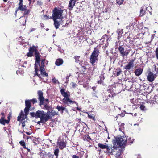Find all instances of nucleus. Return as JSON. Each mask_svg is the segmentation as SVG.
I'll return each mask as SVG.
<instances>
[{"label":"nucleus","mask_w":158,"mask_h":158,"mask_svg":"<svg viewBox=\"0 0 158 158\" xmlns=\"http://www.w3.org/2000/svg\"><path fill=\"white\" fill-rule=\"evenodd\" d=\"M133 142V140L131 138H129L128 140L123 139L122 137H115L113 141V147H121L123 145L125 146L127 143V144H131Z\"/></svg>","instance_id":"f257e3e1"},{"label":"nucleus","mask_w":158,"mask_h":158,"mask_svg":"<svg viewBox=\"0 0 158 158\" xmlns=\"http://www.w3.org/2000/svg\"><path fill=\"white\" fill-rule=\"evenodd\" d=\"M50 111H48L47 113H45L43 110H38L35 113L30 112V114L32 117H35L36 118H39L41 121H43L45 120H48L50 119Z\"/></svg>","instance_id":"f03ea898"},{"label":"nucleus","mask_w":158,"mask_h":158,"mask_svg":"<svg viewBox=\"0 0 158 158\" xmlns=\"http://www.w3.org/2000/svg\"><path fill=\"white\" fill-rule=\"evenodd\" d=\"M99 53V47L97 46L94 48L90 56V62L92 65L94 64L95 62L98 61Z\"/></svg>","instance_id":"7ed1b4c3"},{"label":"nucleus","mask_w":158,"mask_h":158,"mask_svg":"<svg viewBox=\"0 0 158 158\" xmlns=\"http://www.w3.org/2000/svg\"><path fill=\"white\" fill-rule=\"evenodd\" d=\"M31 10V8H27L26 5H18V7L16 8L15 10V15H16L18 11L20 10L22 12H23V16L22 17V18H23L25 16L27 17L30 13Z\"/></svg>","instance_id":"20e7f679"},{"label":"nucleus","mask_w":158,"mask_h":158,"mask_svg":"<svg viewBox=\"0 0 158 158\" xmlns=\"http://www.w3.org/2000/svg\"><path fill=\"white\" fill-rule=\"evenodd\" d=\"M63 10L60 8L55 7L52 11L51 18L52 19H59L62 18V14Z\"/></svg>","instance_id":"39448f33"},{"label":"nucleus","mask_w":158,"mask_h":158,"mask_svg":"<svg viewBox=\"0 0 158 158\" xmlns=\"http://www.w3.org/2000/svg\"><path fill=\"white\" fill-rule=\"evenodd\" d=\"M146 11L148 12L149 13L152 15V8L150 6H147V5H144L143 6L140 10L139 16L142 17L146 14Z\"/></svg>","instance_id":"423d86ee"},{"label":"nucleus","mask_w":158,"mask_h":158,"mask_svg":"<svg viewBox=\"0 0 158 158\" xmlns=\"http://www.w3.org/2000/svg\"><path fill=\"white\" fill-rule=\"evenodd\" d=\"M29 109V108L25 107L24 109L25 115H24L23 112L21 111L17 117V121L22 122L23 120H24L26 118L28 114Z\"/></svg>","instance_id":"0eeeda50"},{"label":"nucleus","mask_w":158,"mask_h":158,"mask_svg":"<svg viewBox=\"0 0 158 158\" xmlns=\"http://www.w3.org/2000/svg\"><path fill=\"white\" fill-rule=\"evenodd\" d=\"M37 95L38 99L40 101L39 105L41 106L44 104V97L43 92L40 90L37 91Z\"/></svg>","instance_id":"6e6552de"},{"label":"nucleus","mask_w":158,"mask_h":158,"mask_svg":"<svg viewBox=\"0 0 158 158\" xmlns=\"http://www.w3.org/2000/svg\"><path fill=\"white\" fill-rule=\"evenodd\" d=\"M136 58H134V59L130 60L127 64L125 66L124 68L127 70H129L131 68H133L134 67V62Z\"/></svg>","instance_id":"1a4fd4ad"},{"label":"nucleus","mask_w":158,"mask_h":158,"mask_svg":"<svg viewBox=\"0 0 158 158\" xmlns=\"http://www.w3.org/2000/svg\"><path fill=\"white\" fill-rule=\"evenodd\" d=\"M60 92L62 95L64 97L63 99L64 102L65 104H67L68 102H69V97L67 93L65 92V90L62 89H61Z\"/></svg>","instance_id":"9d476101"},{"label":"nucleus","mask_w":158,"mask_h":158,"mask_svg":"<svg viewBox=\"0 0 158 158\" xmlns=\"http://www.w3.org/2000/svg\"><path fill=\"white\" fill-rule=\"evenodd\" d=\"M1 115L2 116L0 119V123L3 125H5L6 124H8L10 122L7 120L5 119V115L4 113L3 112H2L1 113Z\"/></svg>","instance_id":"9b49d317"},{"label":"nucleus","mask_w":158,"mask_h":158,"mask_svg":"<svg viewBox=\"0 0 158 158\" xmlns=\"http://www.w3.org/2000/svg\"><path fill=\"white\" fill-rule=\"evenodd\" d=\"M35 66H38V64H39L40 62V56H41L40 55L39 52L37 53H36V54H35Z\"/></svg>","instance_id":"f8f14e48"},{"label":"nucleus","mask_w":158,"mask_h":158,"mask_svg":"<svg viewBox=\"0 0 158 158\" xmlns=\"http://www.w3.org/2000/svg\"><path fill=\"white\" fill-rule=\"evenodd\" d=\"M106 149V153L109 155L113 154L114 152V150L112 148V146H109L108 144Z\"/></svg>","instance_id":"ddd939ff"},{"label":"nucleus","mask_w":158,"mask_h":158,"mask_svg":"<svg viewBox=\"0 0 158 158\" xmlns=\"http://www.w3.org/2000/svg\"><path fill=\"white\" fill-rule=\"evenodd\" d=\"M147 79L148 81L152 82L154 79V76L153 73L151 72H150L147 76Z\"/></svg>","instance_id":"4468645a"},{"label":"nucleus","mask_w":158,"mask_h":158,"mask_svg":"<svg viewBox=\"0 0 158 158\" xmlns=\"http://www.w3.org/2000/svg\"><path fill=\"white\" fill-rule=\"evenodd\" d=\"M143 69L141 68L136 69L134 72L136 76H139L143 72Z\"/></svg>","instance_id":"2eb2a0df"},{"label":"nucleus","mask_w":158,"mask_h":158,"mask_svg":"<svg viewBox=\"0 0 158 158\" xmlns=\"http://www.w3.org/2000/svg\"><path fill=\"white\" fill-rule=\"evenodd\" d=\"M63 63V60L62 59L58 58L56 60L55 64L57 66L61 65Z\"/></svg>","instance_id":"dca6fc26"},{"label":"nucleus","mask_w":158,"mask_h":158,"mask_svg":"<svg viewBox=\"0 0 158 158\" xmlns=\"http://www.w3.org/2000/svg\"><path fill=\"white\" fill-rule=\"evenodd\" d=\"M130 51V49L127 50V51H123L122 52L120 53V55L123 57H126L129 54V52Z\"/></svg>","instance_id":"f3484780"},{"label":"nucleus","mask_w":158,"mask_h":158,"mask_svg":"<svg viewBox=\"0 0 158 158\" xmlns=\"http://www.w3.org/2000/svg\"><path fill=\"white\" fill-rule=\"evenodd\" d=\"M29 51L33 53V52H35V54H36V52L37 53L39 52L37 49L36 48V47L34 45H33L32 47H30L29 48Z\"/></svg>","instance_id":"a211bd4d"},{"label":"nucleus","mask_w":158,"mask_h":158,"mask_svg":"<svg viewBox=\"0 0 158 158\" xmlns=\"http://www.w3.org/2000/svg\"><path fill=\"white\" fill-rule=\"evenodd\" d=\"M46 60L45 59H42L41 60V64L40 63L39 64H38V66L40 67V69L42 70V69H44L45 63Z\"/></svg>","instance_id":"6ab92c4d"},{"label":"nucleus","mask_w":158,"mask_h":158,"mask_svg":"<svg viewBox=\"0 0 158 158\" xmlns=\"http://www.w3.org/2000/svg\"><path fill=\"white\" fill-rule=\"evenodd\" d=\"M83 139L84 141H87L88 142H90L92 140V139L88 135H84L83 137Z\"/></svg>","instance_id":"aec40b11"},{"label":"nucleus","mask_w":158,"mask_h":158,"mask_svg":"<svg viewBox=\"0 0 158 158\" xmlns=\"http://www.w3.org/2000/svg\"><path fill=\"white\" fill-rule=\"evenodd\" d=\"M54 21V25L55 28L57 29L59 28V26L60 25V22L58 21L57 19H52Z\"/></svg>","instance_id":"412c9836"},{"label":"nucleus","mask_w":158,"mask_h":158,"mask_svg":"<svg viewBox=\"0 0 158 158\" xmlns=\"http://www.w3.org/2000/svg\"><path fill=\"white\" fill-rule=\"evenodd\" d=\"M70 104L71 105L72 104H74L73 106L77 108V110H78V104L77 102H76L75 101H72L70 99Z\"/></svg>","instance_id":"4be33fe9"},{"label":"nucleus","mask_w":158,"mask_h":158,"mask_svg":"<svg viewBox=\"0 0 158 158\" xmlns=\"http://www.w3.org/2000/svg\"><path fill=\"white\" fill-rule=\"evenodd\" d=\"M108 144H106V143H105L104 144H103L99 143H98V147L101 149H106L107 147V145Z\"/></svg>","instance_id":"5701e85b"},{"label":"nucleus","mask_w":158,"mask_h":158,"mask_svg":"<svg viewBox=\"0 0 158 158\" xmlns=\"http://www.w3.org/2000/svg\"><path fill=\"white\" fill-rule=\"evenodd\" d=\"M80 56H76L74 57L75 62L77 63H78L80 65H82V62L80 60Z\"/></svg>","instance_id":"b1692460"},{"label":"nucleus","mask_w":158,"mask_h":158,"mask_svg":"<svg viewBox=\"0 0 158 158\" xmlns=\"http://www.w3.org/2000/svg\"><path fill=\"white\" fill-rule=\"evenodd\" d=\"M59 148L61 149H63L65 147L66 144L64 142L60 141L58 143Z\"/></svg>","instance_id":"393cba45"},{"label":"nucleus","mask_w":158,"mask_h":158,"mask_svg":"<svg viewBox=\"0 0 158 158\" xmlns=\"http://www.w3.org/2000/svg\"><path fill=\"white\" fill-rule=\"evenodd\" d=\"M19 24L20 25H24L26 23V20L24 19H23L22 17L19 19Z\"/></svg>","instance_id":"a878e982"},{"label":"nucleus","mask_w":158,"mask_h":158,"mask_svg":"<svg viewBox=\"0 0 158 158\" xmlns=\"http://www.w3.org/2000/svg\"><path fill=\"white\" fill-rule=\"evenodd\" d=\"M114 72L116 73V76H117L120 75L121 73H122V71L121 69L120 68H118L116 69V70L114 71Z\"/></svg>","instance_id":"bb28decb"},{"label":"nucleus","mask_w":158,"mask_h":158,"mask_svg":"<svg viewBox=\"0 0 158 158\" xmlns=\"http://www.w3.org/2000/svg\"><path fill=\"white\" fill-rule=\"evenodd\" d=\"M38 68V66H35V75L37 76L38 77H39V78H40L41 79V77L40 76V74H38L37 72L39 70Z\"/></svg>","instance_id":"cd10ccee"},{"label":"nucleus","mask_w":158,"mask_h":158,"mask_svg":"<svg viewBox=\"0 0 158 158\" xmlns=\"http://www.w3.org/2000/svg\"><path fill=\"white\" fill-rule=\"evenodd\" d=\"M76 0H71L70 1V9H72L75 6Z\"/></svg>","instance_id":"c85d7f7f"},{"label":"nucleus","mask_w":158,"mask_h":158,"mask_svg":"<svg viewBox=\"0 0 158 158\" xmlns=\"http://www.w3.org/2000/svg\"><path fill=\"white\" fill-rule=\"evenodd\" d=\"M42 70L41 69H40L41 74L45 76L46 77H48V74L45 72L44 69H42Z\"/></svg>","instance_id":"c756f323"},{"label":"nucleus","mask_w":158,"mask_h":158,"mask_svg":"<svg viewBox=\"0 0 158 158\" xmlns=\"http://www.w3.org/2000/svg\"><path fill=\"white\" fill-rule=\"evenodd\" d=\"M26 107L30 108L31 106V103L30 100H26L25 101Z\"/></svg>","instance_id":"7c9ffc66"},{"label":"nucleus","mask_w":158,"mask_h":158,"mask_svg":"<svg viewBox=\"0 0 158 158\" xmlns=\"http://www.w3.org/2000/svg\"><path fill=\"white\" fill-rule=\"evenodd\" d=\"M48 103H44V109H46V110H47L48 111H50L49 110L50 109V106L48 105Z\"/></svg>","instance_id":"2f4dec72"},{"label":"nucleus","mask_w":158,"mask_h":158,"mask_svg":"<svg viewBox=\"0 0 158 158\" xmlns=\"http://www.w3.org/2000/svg\"><path fill=\"white\" fill-rule=\"evenodd\" d=\"M88 117L89 118L92 119L94 121H95V118L94 115V114H88Z\"/></svg>","instance_id":"473e14b6"},{"label":"nucleus","mask_w":158,"mask_h":158,"mask_svg":"<svg viewBox=\"0 0 158 158\" xmlns=\"http://www.w3.org/2000/svg\"><path fill=\"white\" fill-rule=\"evenodd\" d=\"M124 46L123 45L119 46L118 47V50L119 51V52L120 53L123 51H124Z\"/></svg>","instance_id":"72a5a7b5"},{"label":"nucleus","mask_w":158,"mask_h":158,"mask_svg":"<svg viewBox=\"0 0 158 158\" xmlns=\"http://www.w3.org/2000/svg\"><path fill=\"white\" fill-rule=\"evenodd\" d=\"M124 46L123 45L119 46L118 47V50L119 51V52L120 53L123 51H124Z\"/></svg>","instance_id":"f704fd0d"},{"label":"nucleus","mask_w":158,"mask_h":158,"mask_svg":"<svg viewBox=\"0 0 158 158\" xmlns=\"http://www.w3.org/2000/svg\"><path fill=\"white\" fill-rule=\"evenodd\" d=\"M56 108L58 109L59 111H63L65 109V107H62V106H57L56 107Z\"/></svg>","instance_id":"c9c22d12"},{"label":"nucleus","mask_w":158,"mask_h":158,"mask_svg":"<svg viewBox=\"0 0 158 158\" xmlns=\"http://www.w3.org/2000/svg\"><path fill=\"white\" fill-rule=\"evenodd\" d=\"M50 114H51L50 115V118H51L52 117L54 116L55 115H58V113L54 111H53L51 112H50Z\"/></svg>","instance_id":"e433bc0d"},{"label":"nucleus","mask_w":158,"mask_h":158,"mask_svg":"<svg viewBox=\"0 0 158 158\" xmlns=\"http://www.w3.org/2000/svg\"><path fill=\"white\" fill-rule=\"evenodd\" d=\"M104 79V77L103 76H100V80L98 81V84H102L103 82V81Z\"/></svg>","instance_id":"4c0bfd02"},{"label":"nucleus","mask_w":158,"mask_h":158,"mask_svg":"<svg viewBox=\"0 0 158 158\" xmlns=\"http://www.w3.org/2000/svg\"><path fill=\"white\" fill-rule=\"evenodd\" d=\"M19 143L21 146L23 147L24 148H27V147L26 146L25 143L24 142V141H20L19 142Z\"/></svg>","instance_id":"58836bf2"},{"label":"nucleus","mask_w":158,"mask_h":158,"mask_svg":"<svg viewBox=\"0 0 158 158\" xmlns=\"http://www.w3.org/2000/svg\"><path fill=\"white\" fill-rule=\"evenodd\" d=\"M31 103H32L33 104H34L37 103V100L36 98H33L32 99H31L30 100Z\"/></svg>","instance_id":"ea45409f"},{"label":"nucleus","mask_w":158,"mask_h":158,"mask_svg":"<svg viewBox=\"0 0 158 158\" xmlns=\"http://www.w3.org/2000/svg\"><path fill=\"white\" fill-rule=\"evenodd\" d=\"M59 152V149H56L54 151V154L57 157L58 156V153Z\"/></svg>","instance_id":"a19ab883"},{"label":"nucleus","mask_w":158,"mask_h":158,"mask_svg":"<svg viewBox=\"0 0 158 158\" xmlns=\"http://www.w3.org/2000/svg\"><path fill=\"white\" fill-rule=\"evenodd\" d=\"M27 56L29 57H31L33 56V53L29 52L27 54Z\"/></svg>","instance_id":"79ce46f5"},{"label":"nucleus","mask_w":158,"mask_h":158,"mask_svg":"<svg viewBox=\"0 0 158 158\" xmlns=\"http://www.w3.org/2000/svg\"><path fill=\"white\" fill-rule=\"evenodd\" d=\"M140 108L141 110L143 111L145 110V107L144 105L141 104L140 106Z\"/></svg>","instance_id":"37998d69"},{"label":"nucleus","mask_w":158,"mask_h":158,"mask_svg":"<svg viewBox=\"0 0 158 158\" xmlns=\"http://www.w3.org/2000/svg\"><path fill=\"white\" fill-rule=\"evenodd\" d=\"M51 17L52 16L49 17V16H48L46 15H44V17L45 20H48L50 19H52V18Z\"/></svg>","instance_id":"c03bdc74"},{"label":"nucleus","mask_w":158,"mask_h":158,"mask_svg":"<svg viewBox=\"0 0 158 158\" xmlns=\"http://www.w3.org/2000/svg\"><path fill=\"white\" fill-rule=\"evenodd\" d=\"M155 52V56L156 59L158 60V48L156 49Z\"/></svg>","instance_id":"a18cd8bd"},{"label":"nucleus","mask_w":158,"mask_h":158,"mask_svg":"<svg viewBox=\"0 0 158 158\" xmlns=\"http://www.w3.org/2000/svg\"><path fill=\"white\" fill-rule=\"evenodd\" d=\"M121 154V153L120 152V151H118L117 153L116 154L115 156L117 158H118L120 156Z\"/></svg>","instance_id":"49530a36"},{"label":"nucleus","mask_w":158,"mask_h":158,"mask_svg":"<svg viewBox=\"0 0 158 158\" xmlns=\"http://www.w3.org/2000/svg\"><path fill=\"white\" fill-rule=\"evenodd\" d=\"M115 95V94H113V93H111L108 95V96L110 98H112L114 97Z\"/></svg>","instance_id":"de8ad7c7"},{"label":"nucleus","mask_w":158,"mask_h":158,"mask_svg":"<svg viewBox=\"0 0 158 158\" xmlns=\"http://www.w3.org/2000/svg\"><path fill=\"white\" fill-rule=\"evenodd\" d=\"M11 113H9V114H8V117H7V119L9 121V122H10V119H11Z\"/></svg>","instance_id":"09e8293b"},{"label":"nucleus","mask_w":158,"mask_h":158,"mask_svg":"<svg viewBox=\"0 0 158 158\" xmlns=\"http://www.w3.org/2000/svg\"><path fill=\"white\" fill-rule=\"evenodd\" d=\"M124 0H121V1H117V3L119 5L123 4Z\"/></svg>","instance_id":"8fccbe9b"},{"label":"nucleus","mask_w":158,"mask_h":158,"mask_svg":"<svg viewBox=\"0 0 158 158\" xmlns=\"http://www.w3.org/2000/svg\"><path fill=\"white\" fill-rule=\"evenodd\" d=\"M124 125L125 124L124 123H121L120 125V128H119V129H123L124 128Z\"/></svg>","instance_id":"3c124183"},{"label":"nucleus","mask_w":158,"mask_h":158,"mask_svg":"<svg viewBox=\"0 0 158 158\" xmlns=\"http://www.w3.org/2000/svg\"><path fill=\"white\" fill-rule=\"evenodd\" d=\"M84 39H85V38L84 37V36H79V40H81V41H80V42H81V40H83Z\"/></svg>","instance_id":"603ef678"},{"label":"nucleus","mask_w":158,"mask_h":158,"mask_svg":"<svg viewBox=\"0 0 158 158\" xmlns=\"http://www.w3.org/2000/svg\"><path fill=\"white\" fill-rule=\"evenodd\" d=\"M48 121V120H44L43 121H41V120H40V121H38L37 122V124H40V123H44Z\"/></svg>","instance_id":"864d4df0"},{"label":"nucleus","mask_w":158,"mask_h":158,"mask_svg":"<svg viewBox=\"0 0 158 158\" xmlns=\"http://www.w3.org/2000/svg\"><path fill=\"white\" fill-rule=\"evenodd\" d=\"M18 5L24 6L25 5H23V0H19V2L18 3Z\"/></svg>","instance_id":"5fc2aeb1"},{"label":"nucleus","mask_w":158,"mask_h":158,"mask_svg":"<svg viewBox=\"0 0 158 158\" xmlns=\"http://www.w3.org/2000/svg\"><path fill=\"white\" fill-rule=\"evenodd\" d=\"M52 81L54 83H56L58 81V80L55 78H54L52 79Z\"/></svg>","instance_id":"6e6d98bb"},{"label":"nucleus","mask_w":158,"mask_h":158,"mask_svg":"<svg viewBox=\"0 0 158 158\" xmlns=\"http://www.w3.org/2000/svg\"><path fill=\"white\" fill-rule=\"evenodd\" d=\"M44 101L45 102L44 103L49 104V100L48 99H45L44 98Z\"/></svg>","instance_id":"4d7b16f0"},{"label":"nucleus","mask_w":158,"mask_h":158,"mask_svg":"<svg viewBox=\"0 0 158 158\" xmlns=\"http://www.w3.org/2000/svg\"><path fill=\"white\" fill-rule=\"evenodd\" d=\"M72 87L73 88H75V87L77 86V85L76 84L73 82H72Z\"/></svg>","instance_id":"13d9d810"},{"label":"nucleus","mask_w":158,"mask_h":158,"mask_svg":"<svg viewBox=\"0 0 158 158\" xmlns=\"http://www.w3.org/2000/svg\"><path fill=\"white\" fill-rule=\"evenodd\" d=\"M72 158H79V156L76 155H73L72 156Z\"/></svg>","instance_id":"bf43d9fd"},{"label":"nucleus","mask_w":158,"mask_h":158,"mask_svg":"<svg viewBox=\"0 0 158 158\" xmlns=\"http://www.w3.org/2000/svg\"><path fill=\"white\" fill-rule=\"evenodd\" d=\"M87 68H85V69H82V71L84 74H85V73L86 72Z\"/></svg>","instance_id":"052dcab7"},{"label":"nucleus","mask_w":158,"mask_h":158,"mask_svg":"<svg viewBox=\"0 0 158 158\" xmlns=\"http://www.w3.org/2000/svg\"><path fill=\"white\" fill-rule=\"evenodd\" d=\"M22 126L23 127V128L25 126V124L24 122H23L22 123Z\"/></svg>","instance_id":"680f3d73"},{"label":"nucleus","mask_w":158,"mask_h":158,"mask_svg":"<svg viewBox=\"0 0 158 158\" xmlns=\"http://www.w3.org/2000/svg\"><path fill=\"white\" fill-rule=\"evenodd\" d=\"M107 35L106 34L104 35L102 38V39H101L102 40L103 39H105V37H107Z\"/></svg>","instance_id":"e2e57ef3"},{"label":"nucleus","mask_w":158,"mask_h":158,"mask_svg":"<svg viewBox=\"0 0 158 158\" xmlns=\"http://www.w3.org/2000/svg\"><path fill=\"white\" fill-rule=\"evenodd\" d=\"M38 4L39 5H42V3L41 2V1H38L37 2Z\"/></svg>","instance_id":"0e129e2a"},{"label":"nucleus","mask_w":158,"mask_h":158,"mask_svg":"<svg viewBox=\"0 0 158 158\" xmlns=\"http://www.w3.org/2000/svg\"><path fill=\"white\" fill-rule=\"evenodd\" d=\"M81 67L82 68V69H85V68H86V66H85L82 65H81Z\"/></svg>","instance_id":"69168bd1"},{"label":"nucleus","mask_w":158,"mask_h":158,"mask_svg":"<svg viewBox=\"0 0 158 158\" xmlns=\"http://www.w3.org/2000/svg\"><path fill=\"white\" fill-rule=\"evenodd\" d=\"M29 1V5H30L31 4V2H32V0H28Z\"/></svg>","instance_id":"338daca9"},{"label":"nucleus","mask_w":158,"mask_h":158,"mask_svg":"<svg viewBox=\"0 0 158 158\" xmlns=\"http://www.w3.org/2000/svg\"><path fill=\"white\" fill-rule=\"evenodd\" d=\"M35 29L34 28H32L30 31V32H31L35 31Z\"/></svg>","instance_id":"774afa93"}]
</instances>
